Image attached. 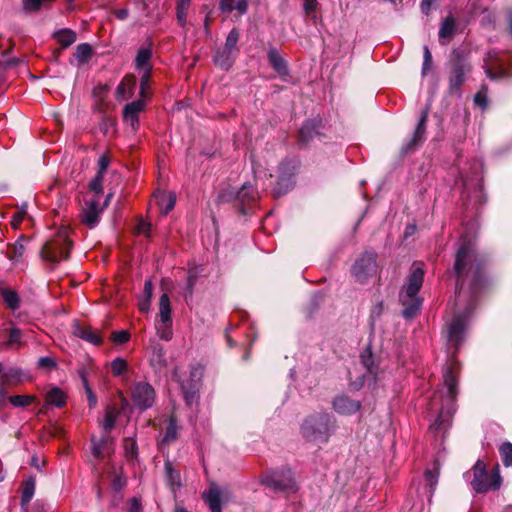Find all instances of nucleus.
I'll use <instances>...</instances> for the list:
<instances>
[{
	"instance_id": "obj_25",
	"label": "nucleus",
	"mask_w": 512,
	"mask_h": 512,
	"mask_svg": "<svg viewBox=\"0 0 512 512\" xmlns=\"http://www.w3.org/2000/svg\"><path fill=\"white\" fill-rule=\"evenodd\" d=\"M150 362L156 368H162L166 365L165 351L161 344L156 342L151 344Z\"/></svg>"
},
{
	"instance_id": "obj_46",
	"label": "nucleus",
	"mask_w": 512,
	"mask_h": 512,
	"mask_svg": "<svg viewBox=\"0 0 512 512\" xmlns=\"http://www.w3.org/2000/svg\"><path fill=\"white\" fill-rule=\"evenodd\" d=\"M487 93V87L483 85L474 96V103L482 109L488 105Z\"/></svg>"
},
{
	"instance_id": "obj_15",
	"label": "nucleus",
	"mask_w": 512,
	"mask_h": 512,
	"mask_svg": "<svg viewBox=\"0 0 512 512\" xmlns=\"http://www.w3.org/2000/svg\"><path fill=\"white\" fill-rule=\"evenodd\" d=\"M457 370L458 363L452 360L444 372V384L447 388L448 397L454 400L457 395Z\"/></svg>"
},
{
	"instance_id": "obj_55",
	"label": "nucleus",
	"mask_w": 512,
	"mask_h": 512,
	"mask_svg": "<svg viewBox=\"0 0 512 512\" xmlns=\"http://www.w3.org/2000/svg\"><path fill=\"white\" fill-rule=\"evenodd\" d=\"M187 11L188 7H181L177 5V20L182 27L186 24Z\"/></svg>"
},
{
	"instance_id": "obj_57",
	"label": "nucleus",
	"mask_w": 512,
	"mask_h": 512,
	"mask_svg": "<svg viewBox=\"0 0 512 512\" xmlns=\"http://www.w3.org/2000/svg\"><path fill=\"white\" fill-rule=\"evenodd\" d=\"M235 1L234 0H221L219 3V8L222 12H231L234 10Z\"/></svg>"
},
{
	"instance_id": "obj_38",
	"label": "nucleus",
	"mask_w": 512,
	"mask_h": 512,
	"mask_svg": "<svg viewBox=\"0 0 512 512\" xmlns=\"http://www.w3.org/2000/svg\"><path fill=\"white\" fill-rule=\"evenodd\" d=\"M79 375H80V378L82 380V383H83V386H84V389H85V392H86V396H87V400H88V404L91 408L95 407L96 404H97V397L96 395L93 393L89 383H88V380H87V377H86V373L84 370H81L79 372Z\"/></svg>"
},
{
	"instance_id": "obj_4",
	"label": "nucleus",
	"mask_w": 512,
	"mask_h": 512,
	"mask_svg": "<svg viewBox=\"0 0 512 512\" xmlns=\"http://www.w3.org/2000/svg\"><path fill=\"white\" fill-rule=\"evenodd\" d=\"M334 429L332 418L327 413H318L305 419L301 425L302 436L312 442L325 443Z\"/></svg>"
},
{
	"instance_id": "obj_23",
	"label": "nucleus",
	"mask_w": 512,
	"mask_h": 512,
	"mask_svg": "<svg viewBox=\"0 0 512 512\" xmlns=\"http://www.w3.org/2000/svg\"><path fill=\"white\" fill-rule=\"evenodd\" d=\"M136 86V77L134 75H127L123 78L117 87V96L120 99H127L133 94Z\"/></svg>"
},
{
	"instance_id": "obj_31",
	"label": "nucleus",
	"mask_w": 512,
	"mask_h": 512,
	"mask_svg": "<svg viewBox=\"0 0 512 512\" xmlns=\"http://www.w3.org/2000/svg\"><path fill=\"white\" fill-rule=\"evenodd\" d=\"M237 198L242 203H249L254 201L257 198V191L251 184L245 183L242 185L241 189L238 191Z\"/></svg>"
},
{
	"instance_id": "obj_21",
	"label": "nucleus",
	"mask_w": 512,
	"mask_h": 512,
	"mask_svg": "<svg viewBox=\"0 0 512 512\" xmlns=\"http://www.w3.org/2000/svg\"><path fill=\"white\" fill-rule=\"evenodd\" d=\"M361 363L367 369L368 373L374 378L375 381L381 380L383 378V371H380L378 366L374 364L373 356L371 350L367 348L361 354Z\"/></svg>"
},
{
	"instance_id": "obj_1",
	"label": "nucleus",
	"mask_w": 512,
	"mask_h": 512,
	"mask_svg": "<svg viewBox=\"0 0 512 512\" xmlns=\"http://www.w3.org/2000/svg\"><path fill=\"white\" fill-rule=\"evenodd\" d=\"M454 272L457 277L455 316L448 326V342L457 348L463 340V333L474 309V298L484 287V263L478 258L471 241H464L456 254Z\"/></svg>"
},
{
	"instance_id": "obj_24",
	"label": "nucleus",
	"mask_w": 512,
	"mask_h": 512,
	"mask_svg": "<svg viewBox=\"0 0 512 512\" xmlns=\"http://www.w3.org/2000/svg\"><path fill=\"white\" fill-rule=\"evenodd\" d=\"M455 29H456L455 19L451 16L446 17L443 20L441 27L439 29L440 43L445 44L446 40L450 39L454 35Z\"/></svg>"
},
{
	"instance_id": "obj_42",
	"label": "nucleus",
	"mask_w": 512,
	"mask_h": 512,
	"mask_svg": "<svg viewBox=\"0 0 512 512\" xmlns=\"http://www.w3.org/2000/svg\"><path fill=\"white\" fill-rule=\"evenodd\" d=\"M28 205L26 202L22 203L12 216L11 225L16 229L19 227L27 214Z\"/></svg>"
},
{
	"instance_id": "obj_63",
	"label": "nucleus",
	"mask_w": 512,
	"mask_h": 512,
	"mask_svg": "<svg viewBox=\"0 0 512 512\" xmlns=\"http://www.w3.org/2000/svg\"><path fill=\"white\" fill-rule=\"evenodd\" d=\"M317 7V0H306L304 2V10L307 14L313 12Z\"/></svg>"
},
{
	"instance_id": "obj_20",
	"label": "nucleus",
	"mask_w": 512,
	"mask_h": 512,
	"mask_svg": "<svg viewBox=\"0 0 512 512\" xmlns=\"http://www.w3.org/2000/svg\"><path fill=\"white\" fill-rule=\"evenodd\" d=\"M427 118H428V112L424 111L419 119V122L417 124V127L414 132L412 140L404 147L405 152L410 151L414 146L423 142Z\"/></svg>"
},
{
	"instance_id": "obj_27",
	"label": "nucleus",
	"mask_w": 512,
	"mask_h": 512,
	"mask_svg": "<svg viewBox=\"0 0 512 512\" xmlns=\"http://www.w3.org/2000/svg\"><path fill=\"white\" fill-rule=\"evenodd\" d=\"M158 205L160 207L161 213L163 215H167L175 206L176 197L171 192H163L159 196H157Z\"/></svg>"
},
{
	"instance_id": "obj_56",
	"label": "nucleus",
	"mask_w": 512,
	"mask_h": 512,
	"mask_svg": "<svg viewBox=\"0 0 512 512\" xmlns=\"http://www.w3.org/2000/svg\"><path fill=\"white\" fill-rule=\"evenodd\" d=\"M125 452L130 458H133L136 455V444L133 440H125Z\"/></svg>"
},
{
	"instance_id": "obj_60",
	"label": "nucleus",
	"mask_w": 512,
	"mask_h": 512,
	"mask_svg": "<svg viewBox=\"0 0 512 512\" xmlns=\"http://www.w3.org/2000/svg\"><path fill=\"white\" fill-rule=\"evenodd\" d=\"M234 10H237L241 15L245 14L248 10V3L246 0H238L235 2Z\"/></svg>"
},
{
	"instance_id": "obj_50",
	"label": "nucleus",
	"mask_w": 512,
	"mask_h": 512,
	"mask_svg": "<svg viewBox=\"0 0 512 512\" xmlns=\"http://www.w3.org/2000/svg\"><path fill=\"white\" fill-rule=\"evenodd\" d=\"M111 339L116 344H124L129 341L130 334L125 330L115 331L111 334Z\"/></svg>"
},
{
	"instance_id": "obj_5",
	"label": "nucleus",
	"mask_w": 512,
	"mask_h": 512,
	"mask_svg": "<svg viewBox=\"0 0 512 512\" xmlns=\"http://www.w3.org/2000/svg\"><path fill=\"white\" fill-rule=\"evenodd\" d=\"M71 242L67 228H61L41 249V258L52 266L69 257Z\"/></svg>"
},
{
	"instance_id": "obj_47",
	"label": "nucleus",
	"mask_w": 512,
	"mask_h": 512,
	"mask_svg": "<svg viewBox=\"0 0 512 512\" xmlns=\"http://www.w3.org/2000/svg\"><path fill=\"white\" fill-rule=\"evenodd\" d=\"M503 462L506 466H510L512 464V443L505 442L499 448Z\"/></svg>"
},
{
	"instance_id": "obj_58",
	"label": "nucleus",
	"mask_w": 512,
	"mask_h": 512,
	"mask_svg": "<svg viewBox=\"0 0 512 512\" xmlns=\"http://www.w3.org/2000/svg\"><path fill=\"white\" fill-rule=\"evenodd\" d=\"M150 229H151V225L145 221L139 222L138 225L136 226L137 233L143 234L145 236H149Z\"/></svg>"
},
{
	"instance_id": "obj_39",
	"label": "nucleus",
	"mask_w": 512,
	"mask_h": 512,
	"mask_svg": "<svg viewBox=\"0 0 512 512\" xmlns=\"http://www.w3.org/2000/svg\"><path fill=\"white\" fill-rule=\"evenodd\" d=\"M214 62L222 69L227 70L233 63L232 54L223 53V50L217 51L216 55L214 56Z\"/></svg>"
},
{
	"instance_id": "obj_45",
	"label": "nucleus",
	"mask_w": 512,
	"mask_h": 512,
	"mask_svg": "<svg viewBox=\"0 0 512 512\" xmlns=\"http://www.w3.org/2000/svg\"><path fill=\"white\" fill-rule=\"evenodd\" d=\"M35 491V484L32 480L26 481L23 490H22V496H21V502L23 505L30 502L34 495Z\"/></svg>"
},
{
	"instance_id": "obj_61",
	"label": "nucleus",
	"mask_w": 512,
	"mask_h": 512,
	"mask_svg": "<svg viewBox=\"0 0 512 512\" xmlns=\"http://www.w3.org/2000/svg\"><path fill=\"white\" fill-rule=\"evenodd\" d=\"M128 512H142L141 503L137 498H132L130 500Z\"/></svg>"
},
{
	"instance_id": "obj_26",
	"label": "nucleus",
	"mask_w": 512,
	"mask_h": 512,
	"mask_svg": "<svg viewBox=\"0 0 512 512\" xmlns=\"http://www.w3.org/2000/svg\"><path fill=\"white\" fill-rule=\"evenodd\" d=\"M155 329L160 339L164 341H170L172 339V320L156 319Z\"/></svg>"
},
{
	"instance_id": "obj_62",
	"label": "nucleus",
	"mask_w": 512,
	"mask_h": 512,
	"mask_svg": "<svg viewBox=\"0 0 512 512\" xmlns=\"http://www.w3.org/2000/svg\"><path fill=\"white\" fill-rule=\"evenodd\" d=\"M143 292H144L145 298L151 300L152 295H153V284H152L151 280H147L145 282Z\"/></svg>"
},
{
	"instance_id": "obj_9",
	"label": "nucleus",
	"mask_w": 512,
	"mask_h": 512,
	"mask_svg": "<svg viewBox=\"0 0 512 512\" xmlns=\"http://www.w3.org/2000/svg\"><path fill=\"white\" fill-rule=\"evenodd\" d=\"M296 170V164L291 161H283L279 166V175L276 186L273 189L275 197H280L290 191L293 186V175Z\"/></svg>"
},
{
	"instance_id": "obj_36",
	"label": "nucleus",
	"mask_w": 512,
	"mask_h": 512,
	"mask_svg": "<svg viewBox=\"0 0 512 512\" xmlns=\"http://www.w3.org/2000/svg\"><path fill=\"white\" fill-rule=\"evenodd\" d=\"M167 481L171 485L172 488H179L181 486V476L180 473L173 469L170 463L165 464Z\"/></svg>"
},
{
	"instance_id": "obj_6",
	"label": "nucleus",
	"mask_w": 512,
	"mask_h": 512,
	"mask_svg": "<svg viewBox=\"0 0 512 512\" xmlns=\"http://www.w3.org/2000/svg\"><path fill=\"white\" fill-rule=\"evenodd\" d=\"M262 483L275 491H282L287 494L295 493L298 490L292 472L289 469L267 473L263 477Z\"/></svg>"
},
{
	"instance_id": "obj_49",
	"label": "nucleus",
	"mask_w": 512,
	"mask_h": 512,
	"mask_svg": "<svg viewBox=\"0 0 512 512\" xmlns=\"http://www.w3.org/2000/svg\"><path fill=\"white\" fill-rule=\"evenodd\" d=\"M315 130V125L312 121H307L300 129V138L303 141H308L312 138V132Z\"/></svg>"
},
{
	"instance_id": "obj_19",
	"label": "nucleus",
	"mask_w": 512,
	"mask_h": 512,
	"mask_svg": "<svg viewBox=\"0 0 512 512\" xmlns=\"http://www.w3.org/2000/svg\"><path fill=\"white\" fill-rule=\"evenodd\" d=\"M151 58H152V43L149 42L147 45H144L139 48L137 55L135 57V68L137 70L152 69V65L150 63Z\"/></svg>"
},
{
	"instance_id": "obj_30",
	"label": "nucleus",
	"mask_w": 512,
	"mask_h": 512,
	"mask_svg": "<svg viewBox=\"0 0 512 512\" xmlns=\"http://www.w3.org/2000/svg\"><path fill=\"white\" fill-rule=\"evenodd\" d=\"M172 309L168 294L164 293L159 299V312L157 319L172 320Z\"/></svg>"
},
{
	"instance_id": "obj_28",
	"label": "nucleus",
	"mask_w": 512,
	"mask_h": 512,
	"mask_svg": "<svg viewBox=\"0 0 512 512\" xmlns=\"http://www.w3.org/2000/svg\"><path fill=\"white\" fill-rule=\"evenodd\" d=\"M269 62L272 67L280 74L286 75L288 73L286 63L284 59L279 55L275 49H271L268 52Z\"/></svg>"
},
{
	"instance_id": "obj_14",
	"label": "nucleus",
	"mask_w": 512,
	"mask_h": 512,
	"mask_svg": "<svg viewBox=\"0 0 512 512\" xmlns=\"http://www.w3.org/2000/svg\"><path fill=\"white\" fill-rule=\"evenodd\" d=\"M486 75L492 79L497 80L507 75V70L504 67L502 60L495 52H489L487 59H485Z\"/></svg>"
},
{
	"instance_id": "obj_12",
	"label": "nucleus",
	"mask_w": 512,
	"mask_h": 512,
	"mask_svg": "<svg viewBox=\"0 0 512 512\" xmlns=\"http://www.w3.org/2000/svg\"><path fill=\"white\" fill-rule=\"evenodd\" d=\"M204 373V368L202 366L193 367L190 372V384L185 385L181 384L182 393L184 399L188 405H191L197 398L198 387L197 383L201 380Z\"/></svg>"
},
{
	"instance_id": "obj_7",
	"label": "nucleus",
	"mask_w": 512,
	"mask_h": 512,
	"mask_svg": "<svg viewBox=\"0 0 512 512\" xmlns=\"http://www.w3.org/2000/svg\"><path fill=\"white\" fill-rule=\"evenodd\" d=\"M376 253L372 251L364 252L352 266L351 272L355 280L359 283H365L377 272Z\"/></svg>"
},
{
	"instance_id": "obj_2",
	"label": "nucleus",
	"mask_w": 512,
	"mask_h": 512,
	"mask_svg": "<svg viewBox=\"0 0 512 512\" xmlns=\"http://www.w3.org/2000/svg\"><path fill=\"white\" fill-rule=\"evenodd\" d=\"M423 263L415 262L408 277L407 284L403 287L400 300L404 306L403 316L407 319L413 318L420 310L422 299L416 297L424 280Z\"/></svg>"
},
{
	"instance_id": "obj_37",
	"label": "nucleus",
	"mask_w": 512,
	"mask_h": 512,
	"mask_svg": "<svg viewBox=\"0 0 512 512\" xmlns=\"http://www.w3.org/2000/svg\"><path fill=\"white\" fill-rule=\"evenodd\" d=\"M14 407H26L36 401V397L32 395H15L8 398Z\"/></svg>"
},
{
	"instance_id": "obj_10",
	"label": "nucleus",
	"mask_w": 512,
	"mask_h": 512,
	"mask_svg": "<svg viewBox=\"0 0 512 512\" xmlns=\"http://www.w3.org/2000/svg\"><path fill=\"white\" fill-rule=\"evenodd\" d=\"M102 211L103 208L100 207L98 196L86 200L80 214L82 223L90 229L96 227L100 221Z\"/></svg>"
},
{
	"instance_id": "obj_43",
	"label": "nucleus",
	"mask_w": 512,
	"mask_h": 512,
	"mask_svg": "<svg viewBox=\"0 0 512 512\" xmlns=\"http://www.w3.org/2000/svg\"><path fill=\"white\" fill-rule=\"evenodd\" d=\"M139 73H141V82H140V96L141 98H147L148 97V85H149V79L152 69H141L138 70Z\"/></svg>"
},
{
	"instance_id": "obj_16",
	"label": "nucleus",
	"mask_w": 512,
	"mask_h": 512,
	"mask_svg": "<svg viewBox=\"0 0 512 512\" xmlns=\"http://www.w3.org/2000/svg\"><path fill=\"white\" fill-rule=\"evenodd\" d=\"M92 455L96 460H102L111 452V440L109 435H102L99 439L91 438Z\"/></svg>"
},
{
	"instance_id": "obj_18",
	"label": "nucleus",
	"mask_w": 512,
	"mask_h": 512,
	"mask_svg": "<svg viewBox=\"0 0 512 512\" xmlns=\"http://www.w3.org/2000/svg\"><path fill=\"white\" fill-rule=\"evenodd\" d=\"M222 497L223 492L216 484H211L209 490L203 494L204 501L211 512H221Z\"/></svg>"
},
{
	"instance_id": "obj_53",
	"label": "nucleus",
	"mask_w": 512,
	"mask_h": 512,
	"mask_svg": "<svg viewBox=\"0 0 512 512\" xmlns=\"http://www.w3.org/2000/svg\"><path fill=\"white\" fill-rule=\"evenodd\" d=\"M20 338H21L20 330L17 328L11 329L10 334H9V339L7 341V345L8 346H11L14 344L20 345L21 344Z\"/></svg>"
},
{
	"instance_id": "obj_22",
	"label": "nucleus",
	"mask_w": 512,
	"mask_h": 512,
	"mask_svg": "<svg viewBox=\"0 0 512 512\" xmlns=\"http://www.w3.org/2000/svg\"><path fill=\"white\" fill-rule=\"evenodd\" d=\"M74 335L86 340L94 345H100L102 343L101 335L90 327L76 326L74 328Z\"/></svg>"
},
{
	"instance_id": "obj_48",
	"label": "nucleus",
	"mask_w": 512,
	"mask_h": 512,
	"mask_svg": "<svg viewBox=\"0 0 512 512\" xmlns=\"http://www.w3.org/2000/svg\"><path fill=\"white\" fill-rule=\"evenodd\" d=\"M92 54V49H91V46L89 44H80L77 46L76 48V58L79 60V61H86Z\"/></svg>"
},
{
	"instance_id": "obj_34",
	"label": "nucleus",
	"mask_w": 512,
	"mask_h": 512,
	"mask_svg": "<svg viewBox=\"0 0 512 512\" xmlns=\"http://www.w3.org/2000/svg\"><path fill=\"white\" fill-rule=\"evenodd\" d=\"M29 240L30 239L26 236H20V238L13 245L11 259L18 260L23 256L26 250V244L29 242Z\"/></svg>"
},
{
	"instance_id": "obj_41",
	"label": "nucleus",
	"mask_w": 512,
	"mask_h": 512,
	"mask_svg": "<svg viewBox=\"0 0 512 512\" xmlns=\"http://www.w3.org/2000/svg\"><path fill=\"white\" fill-rule=\"evenodd\" d=\"M128 368L127 361L122 357H117L111 362V370L114 376L123 375Z\"/></svg>"
},
{
	"instance_id": "obj_44",
	"label": "nucleus",
	"mask_w": 512,
	"mask_h": 512,
	"mask_svg": "<svg viewBox=\"0 0 512 512\" xmlns=\"http://www.w3.org/2000/svg\"><path fill=\"white\" fill-rule=\"evenodd\" d=\"M115 421L116 413L114 409H108L102 422V428L104 430L103 435H109L110 430L114 427Z\"/></svg>"
},
{
	"instance_id": "obj_64",
	"label": "nucleus",
	"mask_w": 512,
	"mask_h": 512,
	"mask_svg": "<svg viewBox=\"0 0 512 512\" xmlns=\"http://www.w3.org/2000/svg\"><path fill=\"white\" fill-rule=\"evenodd\" d=\"M425 478H426V481L429 483V485L431 487L436 485V483H437V476L432 471H429V470L426 471L425 472Z\"/></svg>"
},
{
	"instance_id": "obj_17",
	"label": "nucleus",
	"mask_w": 512,
	"mask_h": 512,
	"mask_svg": "<svg viewBox=\"0 0 512 512\" xmlns=\"http://www.w3.org/2000/svg\"><path fill=\"white\" fill-rule=\"evenodd\" d=\"M145 98L128 103L124 107L123 117L126 123L130 124L133 129L138 125V114L144 109Z\"/></svg>"
},
{
	"instance_id": "obj_8",
	"label": "nucleus",
	"mask_w": 512,
	"mask_h": 512,
	"mask_svg": "<svg viewBox=\"0 0 512 512\" xmlns=\"http://www.w3.org/2000/svg\"><path fill=\"white\" fill-rule=\"evenodd\" d=\"M131 399L137 409L145 411L154 405L156 392L151 384L140 381L133 385Z\"/></svg>"
},
{
	"instance_id": "obj_33",
	"label": "nucleus",
	"mask_w": 512,
	"mask_h": 512,
	"mask_svg": "<svg viewBox=\"0 0 512 512\" xmlns=\"http://www.w3.org/2000/svg\"><path fill=\"white\" fill-rule=\"evenodd\" d=\"M2 297L6 306L11 310H16L19 307V296L14 290L3 289Z\"/></svg>"
},
{
	"instance_id": "obj_40",
	"label": "nucleus",
	"mask_w": 512,
	"mask_h": 512,
	"mask_svg": "<svg viewBox=\"0 0 512 512\" xmlns=\"http://www.w3.org/2000/svg\"><path fill=\"white\" fill-rule=\"evenodd\" d=\"M177 435V425L176 420L173 417H170L169 423L166 427V431L162 438V443H170L171 441L175 440Z\"/></svg>"
},
{
	"instance_id": "obj_11",
	"label": "nucleus",
	"mask_w": 512,
	"mask_h": 512,
	"mask_svg": "<svg viewBox=\"0 0 512 512\" xmlns=\"http://www.w3.org/2000/svg\"><path fill=\"white\" fill-rule=\"evenodd\" d=\"M470 71V65L457 57L454 61L449 76V90L451 93L458 92L465 81V74Z\"/></svg>"
},
{
	"instance_id": "obj_3",
	"label": "nucleus",
	"mask_w": 512,
	"mask_h": 512,
	"mask_svg": "<svg viewBox=\"0 0 512 512\" xmlns=\"http://www.w3.org/2000/svg\"><path fill=\"white\" fill-rule=\"evenodd\" d=\"M465 477L477 493L496 490L501 485L498 465L488 471L486 464L482 460H478L472 469L465 474Z\"/></svg>"
},
{
	"instance_id": "obj_32",
	"label": "nucleus",
	"mask_w": 512,
	"mask_h": 512,
	"mask_svg": "<svg viewBox=\"0 0 512 512\" xmlns=\"http://www.w3.org/2000/svg\"><path fill=\"white\" fill-rule=\"evenodd\" d=\"M65 400V394L59 388H53L46 394L47 403L59 408L65 404Z\"/></svg>"
},
{
	"instance_id": "obj_35",
	"label": "nucleus",
	"mask_w": 512,
	"mask_h": 512,
	"mask_svg": "<svg viewBox=\"0 0 512 512\" xmlns=\"http://www.w3.org/2000/svg\"><path fill=\"white\" fill-rule=\"evenodd\" d=\"M239 40V32L236 29H232L225 42V48L223 49V53L232 54L235 50H237V42Z\"/></svg>"
},
{
	"instance_id": "obj_59",
	"label": "nucleus",
	"mask_w": 512,
	"mask_h": 512,
	"mask_svg": "<svg viewBox=\"0 0 512 512\" xmlns=\"http://www.w3.org/2000/svg\"><path fill=\"white\" fill-rule=\"evenodd\" d=\"M109 163H110V161H109V158L107 156H104V155L101 156L99 158V161H98V164H99V171H98V173L103 175L104 172L106 171V169L108 168Z\"/></svg>"
},
{
	"instance_id": "obj_51",
	"label": "nucleus",
	"mask_w": 512,
	"mask_h": 512,
	"mask_svg": "<svg viewBox=\"0 0 512 512\" xmlns=\"http://www.w3.org/2000/svg\"><path fill=\"white\" fill-rule=\"evenodd\" d=\"M38 367L50 370L56 367V361L54 358L49 356L40 357L38 360Z\"/></svg>"
},
{
	"instance_id": "obj_13",
	"label": "nucleus",
	"mask_w": 512,
	"mask_h": 512,
	"mask_svg": "<svg viewBox=\"0 0 512 512\" xmlns=\"http://www.w3.org/2000/svg\"><path fill=\"white\" fill-rule=\"evenodd\" d=\"M332 407L338 414L351 415L360 410L361 402L342 394L333 399Z\"/></svg>"
},
{
	"instance_id": "obj_29",
	"label": "nucleus",
	"mask_w": 512,
	"mask_h": 512,
	"mask_svg": "<svg viewBox=\"0 0 512 512\" xmlns=\"http://www.w3.org/2000/svg\"><path fill=\"white\" fill-rule=\"evenodd\" d=\"M54 38L62 48H67L76 41V33L70 29H62L54 34Z\"/></svg>"
},
{
	"instance_id": "obj_54",
	"label": "nucleus",
	"mask_w": 512,
	"mask_h": 512,
	"mask_svg": "<svg viewBox=\"0 0 512 512\" xmlns=\"http://www.w3.org/2000/svg\"><path fill=\"white\" fill-rule=\"evenodd\" d=\"M102 176L103 175L97 173L96 177L90 182V189L96 194L102 192Z\"/></svg>"
},
{
	"instance_id": "obj_52",
	"label": "nucleus",
	"mask_w": 512,
	"mask_h": 512,
	"mask_svg": "<svg viewBox=\"0 0 512 512\" xmlns=\"http://www.w3.org/2000/svg\"><path fill=\"white\" fill-rule=\"evenodd\" d=\"M432 64V55L427 46H424V60H423V68L422 74H426V72L430 69Z\"/></svg>"
}]
</instances>
